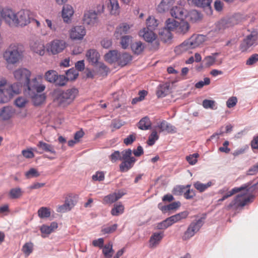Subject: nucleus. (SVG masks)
I'll return each mask as SVG.
<instances>
[{"mask_svg":"<svg viewBox=\"0 0 258 258\" xmlns=\"http://www.w3.org/2000/svg\"><path fill=\"white\" fill-rule=\"evenodd\" d=\"M13 74L15 79L20 83H26V93L35 106H39L44 102L46 96L42 92L45 89V86L40 81L42 79V75H38L30 80L31 72L23 68L15 70Z\"/></svg>","mask_w":258,"mask_h":258,"instance_id":"nucleus-1","label":"nucleus"},{"mask_svg":"<svg viewBox=\"0 0 258 258\" xmlns=\"http://www.w3.org/2000/svg\"><path fill=\"white\" fill-rule=\"evenodd\" d=\"M207 39L206 36L202 34H194L188 39L176 46L174 51L180 54L189 49H193L203 44Z\"/></svg>","mask_w":258,"mask_h":258,"instance_id":"nucleus-2","label":"nucleus"},{"mask_svg":"<svg viewBox=\"0 0 258 258\" xmlns=\"http://www.w3.org/2000/svg\"><path fill=\"white\" fill-rule=\"evenodd\" d=\"M78 94V90L75 88L59 91L56 93L54 101L59 106L64 107L73 102Z\"/></svg>","mask_w":258,"mask_h":258,"instance_id":"nucleus-3","label":"nucleus"},{"mask_svg":"<svg viewBox=\"0 0 258 258\" xmlns=\"http://www.w3.org/2000/svg\"><path fill=\"white\" fill-rule=\"evenodd\" d=\"M23 50L21 45L12 44L4 54V57L8 63L15 64L23 57Z\"/></svg>","mask_w":258,"mask_h":258,"instance_id":"nucleus-4","label":"nucleus"},{"mask_svg":"<svg viewBox=\"0 0 258 258\" xmlns=\"http://www.w3.org/2000/svg\"><path fill=\"white\" fill-rule=\"evenodd\" d=\"M153 30L145 28L140 30L139 35L142 37L146 41L150 43V49L151 50H156L159 48V41Z\"/></svg>","mask_w":258,"mask_h":258,"instance_id":"nucleus-5","label":"nucleus"},{"mask_svg":"<svg viewBox=\"0 0 258 258\" xmlns=\"http://www.w3.org/2000/svg\"><path fill=\"white\" fill-rule=\"evenodd\" d=\"M16 14L13 10L8 8H2L0 6V26L2 21L4 22L10 27H15Z\"/></svg>","mask_w":258,"mask_h":258,"instance_id":"nucleus-6","label":"nucleus"},{"mask_svg":"<svg viewBox=\"0 0 258 258\" xmlns=\"http://www.w3.org/2000/svg\"><path fill=\"white\" fill-rule=\"evenodd\" d=\"M246 192L238 195L231 203L225 207V209L229 210L231 209H237L239 207L244 206L250 201V198L247 195Z\"/></svg>","mask_w":258,"mask_h":258,"instance_id":"nucleus-7","label":"nucleus"},{"mask_svg":"<svg viewBox=\"0 0 258 258\" xmlns=\"http://www.w3.org/2000/svg\"><path fill=\"white\" fill-rule=\"evenodd\" d=\"M257 33L255 32H251L249 35H248L240 43L239 46L240 50L241 52H246L250 47L256 46L257 44Z\"/></svg>","mask_w":258,"mask_h":258,"instance_id":"nucleus-8","label":"nucleus"},{"mask_svg":"<svg viewBox=\"0 0 258 258\" xmlns=\"http://www.w3.org/2000/svg\"><path fill=\"white\" fill-rule=\"evenodd\" d=\"M66 46V42L64 40L55 39L47 44L46 50L51 54L55 55L62 52Z\"/></svg>","mask_w":258,"mask_h":258,"instance_id":"nucleus-9","label":"nucleus"},{"mask_svg":"<svg viewBox=\"0 0 258 258\" xmlns=\"http://www.w3.org/2000/svg\"><path fill=\"white\" fill-rule=\"evenodd\" d=\"M203 224V218H200L191 222L184 232L182 237L183 239L186 240L192 237L195 233L199 231Z\"/></svg>","mask_w":258,"mask_h":258,"instance_id":"nucleus-10","label":"nucleus"},{"mask_svg":"<svg viewBox=\"0 0 258 258\" xmlns=\"http://www.w3.org/2000/svg\"><path fill=\"white\" fill-rule=\"evenodd\" d=\"M15 27H24L31 23V13L27 10H22L16 14Z\"/></svg>","mask_w":258,"mask_h":258,"instance_id":"nucleus-11","label":"nucleus"},{"mask_svg":"<svg viewBox=\"0 0 258 258\" xmlns=\"http://www.w3.org/2000/svg\"><path fill=\"white\" fill-rule=\"evenodd\" d=\"M241 22V16L239 14H235L229 18L222 19L218 24L219 30L225 29L234 26Z\"/></svg>","mask_w":258,"mask_h":258,"instance_id":"nucleus-12","label":"nucleus"},{"mask_svg":"<svg viewBox=\"0 0 258 258\" xmlns=\"http://www.w3.org/2000/svg\"><path fill=\"white\" fill-rule=\"evenodd\" d=\"M86 29L83 26H76L70 31V37L73 40H81L86 35Z\"/></svg>","mask_w":258,"mask_h":258,"instance_id":"nucleus-13","label":"nucleus"},{"mask_svg":"<svg viewBox=\"0 0 258 258\" xmlns=\"http://www.w3.org/2000/svg\"><path fill=\"white\" fill-rule=\"evenodd\" d=\"M83 21L85 25H94L97 21V13L93 10L85 11L84 14Z\"/></svg>","mask_w":258,"mask_h":258,"instance_id":"nucleus-14","label":"nucleus"},{"mask_svg":"<svg viewBox=\"0 0 258 258\" xmlns=\"http://www.w3.org/2000/svg\"><path fill=\"white\" fill-rule=\"evenodd\" d=\"M76 202L72 197L69 196L66 198L64 203L57 207L56 211L59 213H65L70 211L75 205Z\"/></svg>","mask_w":258,"mask_h":258,"instance_id":"nucleus-15","label":"nucleus"},{"mask_svg":"<svg viewBox=\"0 0 258 258\" xmlns=\"http://www.w3.org/2000/svg\"><path fill=\"white\" fill-rule=\"evenodd\" d=\"M219 55V53L216 52L212 53L211 55L206 56L203 61L205 62L206 67H210L215 64L216 62L218 64H221L222 63V59L217 60V57Z\"/></svg>","mask_w":258,"mask_h":258,"instance_id":"nucleus-16","label":"nucleus"},{"mask_svg":"<svg viewBox=\"0 0 258 258\" xmlns=\"http://www.w3.org/2000/svg\"><path fill=\"white\" fill-rule=\"evenodd\" d=\"M164 236L163 232L154 233L149 240V247L152 248H155L160 243Z\"/></svg>","mask_w":258,"mask_h":258,"instance_id":"nucleus-17","label":"nucleus"},{"mask_svg":"<svg viewBox=\"0 0 258 258\" xmlns=\"http://www.w3.org/2000/svg\"><path fill=\"white\" fill-rule=\"evenodd\" d=\"M74 13V11L71 6L69 5L63 6L62 10V17L64 22L67 23L70 22Z\"/></svg>","mask_w":258,"mask_h":258,"instance_id":"nucleus-18","label":"nucleus"},{"mask_svg":"<svg viewBox=\"0 0 258 258\" xmlns=\"http://www.w3.org/2000/svg\"><path fill=\"white\" fill-rule=\"evenodd\" d=\"M132 26L129 25L126 23H122L120 24L116 29L114 33V36L117 39H119L120 37L123 36V35L129 32V30Z\"/></svg>","mask_w":258,"mask_h":258,"instance_id":"nucleus-19","label":"nucleus"},{"mask_svg":"<svg viewBox=\"0 0 258 258\" xmlns=\"http://www.w3.org/2000/svg\"><path fill=\"white\" fill-rule=\"evenodd\" d=\"M58 227V224L55 222H52L49 226L47 225H42L40 228V231L42 233V236L45 237L53 232Z\"/></svg>","mask_w":258,"mask_h":258,"instance_id":"nucleus-20","label":"nucleus"},{"mask_svg":"<svg viewBox=\"0 0 258 258\" xmlns=\"http://www.w3.org/2000/svg\"><path fill=\"white\" fill-rule=\"evenodd\" d=\"M171 15L178 19H183L186 16V11L182 7L175 6L170 10Z\"/></svg>","mask_w":258,"mask_h":258,"instance_id":"nucleus-21","label":"nucleus"},{"mask_svg":"<svg viewBox=\"0 0 258 258\" xmlns=\"http://www.w3.org/2000/svg\"><path fill=\"white\" fill-rule=\"evenodd\" d=\"M177 222L176 216L174 215L166 218L162 222L158 223L157 225V228L159 229H165Z\"/></svg>","mask_w":258,"mask_h":258,"instance_id":"nucleus-22","label":"nucleus"},{"mask_svg":"<svg viewBox=\"0 0 258 258\" xmlns=\"http://www.w3.org/2000/svg\"><path fill=\"white\" fill-rule=\"evenodd\" d=\"M37 147L39 150H42V152L38 151V153L40 154L42 153L43 152H49L53 154H56L53 145L45 143L42 141L38 142L37 144Z\"/></svg>","mask_w":258,"mask_h":258,"instance_id":"nucleus-23","label":"nucleus"},{"mask_svg":"<svg viewBox=\"0 0 258 258\" xmlns=\"http://www.w3.org/2000/svg\"><path fill=\"white\" fill-rule=\"evenodd\" d=\"M123 161L119 165V169L121 172H126L133 167L136 159L135 157L129 158Z\"/></svg>","mask_w":258,"mask_h":258,"instance_id":"nucleus-24","label":"nucleus"},{"mask_svg":"<svg viewBox=\"0 0 258 258\" xmlns=\"http://www.w3.org/2000/svg\"><path fill=\"white\" fill-rule=\"evenodd\" d=\"M14 113V110L10 106L4 107L0 111V120H9Z\"/></svg>","mask_w":258,"mask_h":258,"instance_id":"nucleus-25","label":"nucleus"},{"mask_svg":"<svg viewBox=\"0 0 258 258\" xmlns=\"http://www.w3.org/2000/svg\"><path fill=\"white\" fill-rule=\"evenodd\" d=\"M88 61L92 64H97L100 58L99 53L94 49H90L86 53Z\"/></svg>","mask_w":258,"mask_h":258,"instance_id":"nucleus-26","label":"nucleus"},{"mask_svg":"<svg viewBox=\"0 0 258 258\" xmlns=\"http://www.w3.org/2000/svg\"><path fill=\"white\" fill-rule=\"evenodd\" d=\"M32 50L40 56L44 55L45 52V45L41 41H36L31 45Z\"/></svg>","mask_w":258,"mask_h":258,"instance_id":"nucleus-27","label":"nucleus"},{"mask_svg":"<svg viewBox=\"0 0 258 258\" xmlns=\"http://www.w3.org/2000/svg\"><path fill=\"white\" fill-rule=\"evenodd\" d=\"M175 0H162L157 7L159 13H164L168 11L169 8L173 5Z\"/></svg>","mask_w":258,"mask_h":258,"instance_id":"nucleus-28","label":"nucleus"},{"mask_svg":"<svg viewBox=\"0 0 258 258\" xmlns=\"http://www.w3.org/2000/svg\"><path fill=\"white\" fill-rule=\"evenodd\" d=\"M158 127L160 129L161 132H166L168 133L173 134L176 132V127L167 121L163 120L160 122Z\"/></svg>","mask_w":258,"mask_h":258,"instance_id":"nucleus-29","label":"nucleus"},{"mask_svg":"<svg viewBox=\"0 0 258 258\" xmlns=\"http://www.w3.org/2000/svg\"><path fill=\"white\" fill-rule=\"evenodd\" d=\"M189 29L190 25L189 23L186 21H181L178 23L176 32L179 34L184 35L189 31Z\"/></svg>","mask_w":258,"mask_h":258,"instance_id":"nucleus-30","label":"nucleus"},{"mask_svg":"<svg viewBox=\"0 0 258 258\" xmlns=\"http://www.w3.org/2000/svg\"><path fill=\"white\" fill-rule=\"evenodd\" d=\"M123 195V194L120 192L110 194L104 198L103 203L105 204H112L121 198Z\"/></svg>","mask_w":258,"mask_h":258,"instance_id":"nucleus-31","label":"nucleus"},{"mask_svg":"<svg viewBox=\"0 0 258 258\" xmlns=\"http://www.w3.org/2000/svg\"><path fill=\"white\" fill-rule=\"evenodd\" d=\"M189 4L193 5L198 7L210 8L212 1L211 0H187Z\"/></svg>","mask_w":258,"mask_h":258,"instance_id":"nucleus-32","label":"nucleus"},{"mask_svg":"<svg viewBox=\"0 0 258 258\" xmlns=\"http://www.w3.org/2000/svg\"><path fill=\"white\" fill-rule=\"evenodd\" d=\"M180 206L179 202H173L167 206H162L161 204H158V208L162 212L166 213L170 210H174L177 209Z\"/></svg>","mask_w":258,"mask_h":258,"instance_id":"nucleus-33","label":"nucleus"},{"mask_svg":"<svg viewBox=\"0 0 258 258\" xmlns=\"http://www.w3.org/2000/svg\"><path fill=\"white\" fill-rule=\"evenodd\" d=\"M213 184L214 183L212 181H209L207 183H203L201 182L198 181L195 182L193 185L199 192H203Z\"/></svg>","mask_w":258,"mask_h":258,"instance_id":"nucleus-34","label":"nucleus"},{"mask_svg":"<svg viewBox=\"0 0 258 258\" xmlns=\"http://www.w3.org/2000/svg\"><path fill=\"white\" fill-rule=\"evenodd\" d=\"M169 93V85L167 84L160 85L157 88L156 94L158 97H164Z\"/></svg>","mask_w":258,"mask_h":258,"instance_id":"nucleus-35","label":"nucleus"},{"mask_svg":"<svg viewBox=\"0 0 258 258\" xmlns=\"http://www.w3.org/2000/svg\"><path fill=\"white\" fill-rule=\"evenodd\" d=\"M118 52L116 50H111L107 53L104 56L105 60L110 63L117 61L118 59Z\"/></svg>","mask_w":258,"mask_h":258,"instance_id":"nucleus-36","label":"nucleus"},{"mask_svg":"<svg viewBox=\"0 0 258 258\" xmlns=\"http://www.w3.org/2000/svg\"><path fill=\"white\" fill-rule=\"evenodd\" d=\"M132 59V56L127 53H124L121 54H118V59L117 61L119 66L123 67L129 63Z\"/></svg>","mask_w":258,"mask_h":258,"instance_id":"nucleus-37","label":"nucleus"},{"mask_svg":"<svg viewBox=\"0 0 258 258\" xmlns=\"http://www.w3.org/2000/svg\"><path fill=\"white\" fill-rule=\"evenodd\" d=\"M21 83H14L12 85H9L7 86L6 90L8 92V93L11 94V97H12L14 95L18 94L20 93L21 87L22 85L20 84Z\"/></svg>","mask_w":258,"mask_h":258,"instance_id":"nucleus-38","label":"nucleus"},{"mask_svg":"<svg viewBox=\"0 0 258 258\" xmlns=\"http://www.w3.org/2000/svg\"><path fill=\"white\" fill-rule=\"evenodd\" d=\"M108 8L112 15H116L119 11V7L117 0H109Z\"/></svg>","mask_w":258,"mask_h":258,"instance_id":"nucleus-39","label":"nucleus"},{"mask_svg":"<svg viewBox=\"0 0 258 258\" xmlns=\"http://www.w3.org/2000/svg\"><path fill=\"white\" fill-rule=\"evenodd\" d=\"M159 34L161 40L164 42H167L172 38V34L171 32L169 31L168 29H166L165 28L160 30Z\"/></svg>","mask_w":258,"mask_h":258,"instance_id":"nucleus-40","label":"nucleus"},{"mask_svg":"<svg viewBox=\"0 0 258 258\" xmlns=\"http://www.w3.org/2000/svg\"><path fill=\"white\" fill-rule=\"evenodd\" d=\"M131 48L135 54L139 55L143 51L145 46L141 41H138L132 44Z\"/></svg>","mask_w":258,"mask_h":258,"instance_id":"nucleus-41","label":"nucleus"},{"mask_svg":"<svg viewBox=\"0 0 258 258\" xmlns=\"http://www.w3.org/2000/svg\"><path fill=\"white\" fill-rule=\"evenodd\" d=\"M151 122L147 116L142 118L138 123V127L142 130H147L151 128Z\"/></svg>","mask_w":258,"mask_h":258,"instance_id":"nucleus-42","label":"nucleus"},{"mask_svg":"<svg viewBox=\"0 0 258 258\" xmlns=\"http://www.w3.org/2000/svg\"><path fill=\"white\" fill-rule=\"evenodd\" d=\"M158 24V21L153 16H149L146 20V28L148 29L155 30Z\"/></svg>","mask_w":258,"mask_h":258,"instance_id":"nucleus-43","label":"nucleus"},{"mask_svg":"<svg viewBox=\"0 0 258 258\" xmlns=\"http://www.w3.org/2000/svg\"><path fill=\"white\" fill-rule=\"evenodd\" d=\"M112 247L113 245L111 242L103 246L102 252L106 258H110L112 256L113 252Z\"/></svg>","mask_w":258,"mask_h":258,"instance_id":"nucleus-44","label":"nucleus"},{"mask_svg":"<svg viewBox=\"0 0 258 258\" xmlns=\"http://www.w3.org/2000/svg\"><path fill=\"white\" fill-rule=\"evenodd\" d=\"M12 98L11 94L8 93L6 88L0 89V103L8 102Z\"/></svg>","mask_w":258,"mask_h":258,"instance_id":"nucleus-45","label":"nucleus"},{"mask_svg":"<svg viewBox=\"0 0 258 258\" xmlns=\"http://www.w3.org/2000/svg\"><path fill=\"white\" fill-rule=\"evenodd\" d=\"M45 78L50 83H55L57 78V73L53 70H49L46 72Z\"/></svg>","mask_w":258,"mask_h":258,"instance_id":"nucleus-46","label":"nucleus"},{"mask_svg":"<svg viewBox=\"0 0 258 258\" xmlns=\"http://www.w3.org/2000/svg\"><path fill=\"white\" fill-rule=\"evenodd\" d=\"M23 195V191L20 187L12 188L9 192V195L11 199H15L20 198Z\"/></svg>","mask_w":258,"mask_h":258,"instance_id":"nucleus-47","label":"nucleus"},{"mask_svg":"<svg viewBox=\"0 0 258 258\" xmlns=\"http://www.w3.org/2000/svg\"><path fill=\"white\" fill-rule=\"evenodd\" d=\"M124 212V206L121 204H115L111 211V214L113 216H117L121 214Z\"/></svg>","mask_w":258,"mask_h":258,"instance_id":"nucleus-48","label":"nucleus"},{"mask_svg":"<svg viewBox=\"0 0 258 258\" xmlns=\"http://www.w3.org/2000/svg\"><path fill=\"white\" fill-rule=\"evenodd\" d=\"M50 214V209L47 207H42L38 210V215L41 219L48 218Z\"/></svg>","mask_w":258,"mask_h":258,"instance_id":"nucleus-49","label":"nucleus"},{"mask_svg":"<svg viewBox=\"0 0 258 258\" xmlns=\"http://www.w3.org/2000/svg\"><path fill=\"white\" fill-rule=\"evenodd\" d=\"M246 187H241L239 188L235 187L233 188L231 190H229V188L228 187L225 186L223 188L220 189L218 191V194L221 195H227L229 192H233V195L234 194H236L239 191H240L241 190L245 188Z\"/></svg>","mask_w":258,"mask_h":258,"instance_id":"nucleus-50","label":"nucleus"},{"mask_svg":"<svg viewBox=\"0 0 258 258\" xmlns=\"http://www.w3.org/2000/svg\"><path fill=\"white\" fill-rule=\"evenodd\" d=\"M178 22L173 19H168L166 21V26L164 27L168 29L170 32L176 29Z\"/></svg>","mask_w":258,"mask_h":258,"instance_id":"nucleus-51","label":"nucleus"},{"mask_svg":"<svg viewBox=\"0 0 258 258\" xmlns=\"http://www.w3.org/2000/svg\"><path fill=\"white\" fill-rule=\"evenodd\" d=\"M98 73L102 76H106L109 71V68L103 63L99 62L96 64Z\"/></svg>","mask_w":258,"mask_h":258,"instance_id":"nucleus-52","label":"nucleus"},{"mask_svg":"<svg viewBox=\"0 0 258 258\" xmlns=\"http://www.w3.org/2000/svg\"><path fill=\"white\" fill-rule=\"evenodd\" d=\"M78 75V72L74 68L69 69L66 72V77L70 81H73L76 79Z\"/></svg>","mask_w":258,"mask_h":258,"instance_id":"nucleus-53","label":"nucleus"},{"mask_svg":"<svg viewBox=\"0 0 258 258\" xmlns=\"http://www.w3.org/2000/svg\"><path fill=\"white\" fill-rule=\"evenodd\" d=\"M202 105L205 109L210 108L215 110L217 108L216 105V102L214 100L205 99L203 101Z\"/></svg>","mask_w":258,"mask_h":258,"instance_id":"nucleus-54","label":"nucleus"},{"mask_svg":"<svg viewBox=\"0 0 258 258\" xmlns=\"http://www.w3.org/2000/svg\"><path fill=\"white\" fill-rule=\"evenodd\" d=\"M33 244L31 242L26 243L22 247V250L25 255L28 256L33 251Z\"/></svg>","mask_w":258,"mask_h":258,"instance_id":"nucleus-55","label":"nucleus"},{"mask_svg":"<svg viewBox=\"0 0 258 258\" xmlns=\"http://www.w3.org/2000/svg\"><path fill=\"white\" fill-rule=\"evenodd\" d=\"M121 39L120 44L123 49L126 48L132 41V37L128 35H124L120 37Z\"/></svg>","mask_w":258,"mask_h":258,"instance_id":"nucleus-56","label":"nucleus"},{"mask_svg":"<svg viewBox=\"0 0 258 258\" xmlns=\"http://www.w3.org/2000/svg\"><path fill=\"white\" fill-rule=\"evenodd\" d=\"M33 152H38L36 148H30L22 151V155L26 158H32L34 157Z\"/></svg>","mask_w":258,"mask_h":258,"instance_id":"nucleus-57","label":"nucleus"},{"mask_svg":"<svg viewBox=\"0 0 258 258\" xmlns=\"http://www.w3.org/2000/svg\"><path fill=\"white\" fill-rule=\"evenodd\" d=\"M105 173L103 171H97L92 176L93 181H101L104 179Z\"/></svg>","mask_w":258,"mask_h":258,"instance_id":"nucleus-58","label":"nucleus"},{"mask_svg":"<svg viewBox=\"0 0 258 258\" xmlns=\"http://www.w3.org/2000/svg\"><path fill=\"white\" fill-rule=\"evenodd\" d=\"M190 186V185H187L186 186L179 185L176 186L174 188L173 190V194L175 195H180L183 192L184 193V191L186 188H188Z\"/></svg>","mask_w":258,"mask_h":258,"instance_id":"nucleus-59","label":"nucleus"},{"mask_svg":"<svg viewBox=\"0 0 258 258\" xmlns=\"http://www.w3.org/2000/svg\"><path fill=\"white\" fill-rule=\"evenodd\" d=\"M158 138L159 137L157 135V133L156 131H153L149 137V139L147 141L148 144L149 146L153 145Z\"/></svg>","mask_w":258,"mask_h":258,"instance_id":"nucleus-60","label":"nucleus"},{"mask_svg":"<svg viewBox=\"0 0 258 258\" xmlns=\"http://www.w3.org/2000/svg\"><path fill=\"white\" fill-rule=\"evenodd\" d=\"M69 80L67 79L66 77L63 75H57V78L56 79L55 83L56 85L59 86H63L65 85Z\"/></svg>","mask_w":258,"mask_h":258,"instance_id":"nucleus-61","label":"nucleus"},{"mask_svg":"<svg viewBox=\"0 0 258 258\" xmlns=\"http://www.w3.org/2000/svg\"><path fill=\"white\" fill-rule=\"evenodd\" d=\"M40 175L37 170L35 168H31L29 171L25 173V176L27 178L32 177H36Z\"/></svg>","mask_w":258,"mask_h":258,"instance_id":"nucleus-62","label":"nucleus"},{"mask_svg":"<svg viewBox=\"0 0 258 258\" xmlns=\"http://www.w3.org/2000/svg\"><path fill=\"white\" fill-rule=\"evenodd\" d=\"M28 102L27 99L24 97H18L15 101V105L20 108L25 107L26 103Z\"/></svg>","mask_w":258,"mask_h":258,"instance_id":"nucleus-63","label":"nucleus"},{"mask_svg":"<svg viewBox=\"0 0 258 258\" xmlns=\"http://www.w3.org/2000/svg\"><path fill=\"white\" fill-rule=\"evenodd\" d=\"M237 101L238 100L236 97L232 96L226 101V106L229 108H232L236 105Z\"/></svg>","mask_w":258,"mask_h":258,"instance_id":"nucleus-64","label":"nucleus"}]
</instances>
